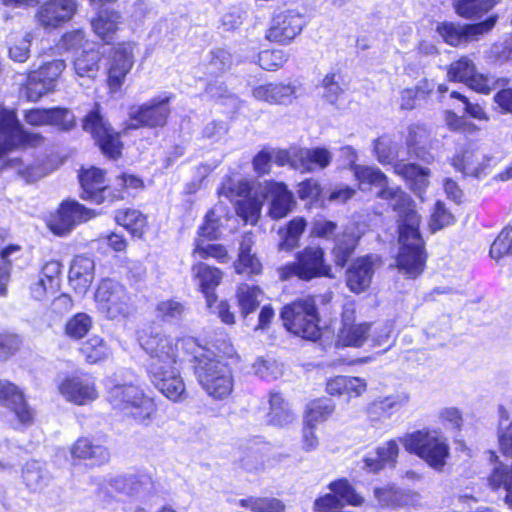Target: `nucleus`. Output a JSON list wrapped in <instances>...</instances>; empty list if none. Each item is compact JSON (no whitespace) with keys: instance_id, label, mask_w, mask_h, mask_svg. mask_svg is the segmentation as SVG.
<instances>
[{"instance_id":"60","label":"nucleus","mask_w":512,"mask_h":512,"mask_svg":"<svg viewBox=\"0 0 512 512\" xmlns=\"http://www.w3.org/2000/svg\"><path fill=\"white\" fill-rule=\"evenodd\" d=\"M454 221L453 215L441 201L436 202L434 211L431 215L430 228L433 232L440 230Z\"/></svg>"},{"instance_id":"22","label":"nucleus","mask_w":512,"mask_h":512,"mask_svg":"<svg viewBox=\"0 0 512 512\" xmlns=\"http://www.w3.org/2000/svg\"><path fill=\"white\" fill-rule=\"evenodd\" d=\"M78 8L76 0H48L36 14L38 24L45 29H55L72 19Z\"/></svg>"},{"instance_id":"46","label":"nucleus","mask_w":512,"mask_h":512,"mask_svg":"<svg viewBox=\"0 0 512 512\" xmlns=\"http://www.w3.org/2000/svg\"><path fill=\"white\" fill-rule=\"evenodd\" d=\"M358 239L352 233H344L336 241L333 249V255L336 265L344 267L349 258L354 253Z\"/></svg>"},{"instance_id":"17","label":"nucleus","mask_w":512,"mask_h":512,"mask_svg":"<svg viewBox=\"0 0 512 512\" xmlns=\"http://www.w3.org/2000/svg\"><path fill=\"white\" fill-rule=\"evenodd\" d=\"M58 389L68 402L76 405H86L98 398L95 380L86 373L66 376Z\"/></svg>"},{"instance_id":"26","label":"nucleus","mask_w":512,"mask_h":512,"mask_svg":"<svg viewBox=\"0 0 512 512\" xmlns=\"http://www.w3.org/2000/svg\"><path fill=\"white\" fill-rule=\"evenodd\" d=\"M191 272L194 282L206 298L207 306L212 307L217 300L214 290L222 281V271L199 262L192 266Z\"/></svg>"},{"instance_id":"47","label":"nucleus","mask_w":512,"mask_h":512,"mask_svg":"<svg viewBox=\"0 0 512 512\" xmlns=\"http://www.w3.org/2000/svg\"><path fill=\"white\" fill-rule=\"evenodd\" d=\"M437 32L447 44L461 46L466 44L464 25L453 22H442L437 26Z\"/></svg>"},{"instance_id":"53","label":"nucleus","mask_w":512,"mask_h":512,"mask_svg":"<svg viewBox=\"0 0 512 512\" xmlns=\"http://www.w3.org/2000/svg\"><path fill=\"white\" fill-rule=\"evenodd\" d=\"M288 57V53L281 49L264 50L258 55V63L262 69L274 71L281 68Z\"/></svg>"},{"instance_id":"49","label":"nucleus","mask_w":512,"mask_h":512,"mask_svg":"<svg viewBox=\"0 0 512 512\" xmlns=\"http://www.w3.org/2000/svg\"><path fill=\"white\" fill-rule=\"evenodd\" d=\"M81 352L89 363L94 364L108 357L110 350L102 338L93 336L83 344Z\"/></svg>"},{"instance_id":"1","label":"nucleus","mask_w":512,"mask_h":512,"mask_svg":"<svg viewBox=\"0 0 512 512\" xmlns=\"http://www.w3.org/2000/svg\"><path fill=\"white\" fill-rule=\"evenodd\" d=\"M399 253L396 263L400 273L408 278L418 277L424 270L426 255L419 232L420 216L415 207L398 215Z\"/></svg>"},{"instance_id":"31","label":"nucleus","mask_w":512,"mask_h":512,"mask_svg":"<svg viewBox=\"0 0 512 512\" xmlns=\"http://www.w3.org/2000/svg\"><path fill=\"white\" fill-rule=\"evenodd\" d=\"M121 23L122 16L120 12L110 8L99 10L97 15L91 20L94 33L107 43L114 38Z\"/></svg>"},{"instance_id":"29","label":"nucleus","mask_w":512,"mask_h":512,"mask_svg":"<svg viewBox=\"0 0 512 512\" xmlns=\"http://www.w3.org/2000/svg\"><path fill=\"white\" fill-rule=\"evenodd\" d=\"M2 174H14L26 182H33L44 176L39 165H36L27 154L7 158L0 167Z\"/></svg>"},{"instance_id":"7","label":"nucleus","mask_w":512,"mask_h":512,"mask_svg":"<svg viewBox=\"0 0 512 512\" xmlns=\"http://www.w3.org/2000/svg\"><path fill=\"white\" fill-rule=\"evenodd\" d=\"M280 316L284 327L291 333L311 341L320 338L318 314L312 301L292 302L283 307Z\"/></svg>"},{"instance_id":"52","label":"nucleus","mask_w":512,"mask_h":512,"mask_svg":"<svg viewBox=\"0 0 512 512\" xmlns=\"http://www.w3.org/2000/svg\"><path fill=\"white\" fill-rule=\"evenodd\" d=\"M263 201L257 197L244 198L237 203V214L245 221L255 224L260 216Z\"/></svg>"},{"instance_id":"33","label":"nucleus","mask_w":512,"mask_h":512,"mask_svg":"<svg viewBox=\"0 0 512 512\" xmlns=\"http://www.w3.org/2000/svg\"><path fill=\"white\" fill-rule=\"evenodd\" d=\"M101 53L94 49H84L73 61L75 74L80 78L95 79L100 68Z\"/></svg>"},{"instance_id":"10","label":"nucleus","mask_w":512,"mask_h":512,"mask_svg":"<svg viewBox=\"0 0 512 512\" xmlns=\"http://www.w3.org/2000/svg\"><path fill=\"white\" fill-rule=\"evenodd\" d=\"M98 309L108 319H124L133 310V300L127 288L112 279L102 280L94 295Z\"/></svg>"},{"instance_id":"56","label":"nucleus","mask_w":512,"mask_h":512,"mask_svg":"<svg viewBox=\"0 0 512 512\" xmlns=\"http://www.w3.org/2000/svg\"><path fill=\"white\" fill-rule=\"evenodd\" d=\"M193 255L200 259L215 258L220 262L228 260V252L224 246L220 244H204L202 241L197 242Z\"/></svg>"},{"instance_id":"27","label":"nucleus","mask_w":512,"mask_h":512,"mask_svg":"<svg viewBox=\"0 0 512 512\" xmlns=\"http://www.w3.org/2000/svg\"><path fill=\"white\" fill-rule=\"evenodd\" d=\"M82 198L97 204L104 203L109 192L104 171L99 168H91L80 175Z\"/></svg>"},{"instance_id":"20","label":"nucleus","mask_w":512,"mask_h":512,"mask_svg":"<svg viewBox=\"0 0 512 512\" xmlns=\"http://www.w3.org/2000/svg\"><path fill=\"white\" fill-rule=\"evenodd\" d=\"M95 216L94 211L87 209L74 200L62 202L56 214L50 221V229L57 235L69 233L75 225L85 222Z\"/></svg>"},{"instance_id":"37","label":"nucleus","mask_w":512,"mask_h":512,"mask_svg":"<svg viewBox=\"0 0 512 512\" xmlns=\"http://www.w3.org/2000/svg\"><path fill=\"white\" fill-rule=\"evenodd\" d=\"M262 294L263 292L258 286L247 283H242L238 286L236 296L241 314L244 317L258 308Z\"/></svg>"},{"instance_id":"57","label":"nucleus","mask_w":512,"mask_h":512,"mask_svg":"<svg viewBox=\"0 0 512 512\" xmlns=\"http://www.w3.org/2000/svg\"><path fill=\"white\" fill-rule=\"evenodd\" d=\"M505 254L512 255V228L501 231L490 248V256L493 259H500Z\"/></svg>"},{"instance_id":"30","label":"nucleus","mask_w":512,"mask_h":512,"mask_svg":"<svg viewBox=\"0 0 512 512\" xmlns=\"http://www.w3.org/2000/svg\"><path fill=\"white\" fill-rule=\"evenodd\" d=\"M73 459L88 460L91 465L101 466L109 462V450L100 444H95L87 438H79L71 447Z\"/></svg>"},{"instance_id":"36","label":"nucleus","mask_w":512,"mask_h":512,"mask_svg":"<svg viewBox=\"0 0 512 512\" xmlns=\"http://www.w3.org/2000/svg\"><path fill=\"white\" fill-rule=\"evenodd\" d=\"M103 484L111 488L106 490L107 494L116 492L126 496H136L143 490L142 482L135 476H113L103 480Z\"/></svg>"},{"instance_id":"3","label":"nucleus","mask_w":512,"mask_h":512,"mask_svg":"<svg viewBox=\"0 0 512 512\" xmlns=\"http://www.w3.org/2000/svg\"><path fill=\"white\" fill-rule=\"evenodd\" d=\"M195 374L208 394L215 400L228 398L234 388V378L231 369L214 354L204 348L195 354Z\"/></svg>"},{"instance_id":"2","label":"nucleus","mask_w":512,"mask_h":512,"mask_svg":"<svg viewBox=\"0 0 512 512\" xmlns=\"http://www.w3.org/2000/svg\"><path fill=\"white\" fill-rule=\"evenodd\" d=\"M107 400L114 410L142 425H148L157 412L154 399L133 382L109 387Z\"/></svg>"},{"instance_id":"48","label":"nucleus","mask_w":512,"mask_h":512,"mask_svg":"<svg viewBox=\"0 0 512 512\" xmlns=\"http://www.w3.org/2000/svg\"><path fill=\"white\" fill-rule=\"evenodd\" d=\"M306 228V221L302 217L292 219L287 226L286 232L279 244L281 250L290 251L297 247L299 239Z\"/></svg>"},{"instance_id":"41","label":"nucleus","mask_w":512,"mask_h":512,"mask_svg":"<svg viewBox=\"0 0 512 512\" xmlns=\"http://www.w3.org/2000/svg\"><path fill=\"white\" fill-rule=\"evenodd\" d=\"M116 222L128 230L133 236L141 237L147 224V218L136 209L119 210L115 215Z\"/></svg>"},{"instance_id":"28","label":"nucleus","mask_w":512,"mask_h":512,"mask_svg":"<svg viewBox=\"0 0 512 512\" xmlns=\"http://www.w3.org/2000/svg\"><path fill=\"white\" fill-rule=\"evenodd\" d=\"M94 261L86 256H77L71 263L69 282L78 294L84 295L94 280Z\"/></svg>"},{"instance_id":"13","label":"nucleus","mask_w":512,"mask_h":512,"mask_svg":"<svg viewBox=\"0 0 512 512\" xmlns=\"http://www.w3.org/2000/svg\"><path fill=\"white\" fill-rule=\"evenodd\" d=\"M275 162L280 166L289 165L301 172H312L316 168H326L332 159L331 153L324 148H291L279 150L274 155Z\"/></svg>"},{"instance_id":"19","label":"nucleus","mask_w":512,"mask_h":512,"mask_svg":"<svg viewBox=\"0 0 512 512\" xmlns=\"http://www.w3.org/2000/svg\"><path fill=\"white\" fill-rule=\"evenodd\" d=\"M305 20L302 14L295 10L278 13L267 30L266 38L280 44H288L303 30Z\"/></svg>"},{"instance_id":"61","label":"nucleus","mask_w":512,"mask_h":512,"mask_svg":"<svg viewBox=\"0 0 512 512\" xmlns=\"http://www.w3.org/2000/svg\"><path fill=\"white\" fill-rule=\"evenodd\" d=\"M19 246L10 245L0 252V295H4L6 292V286L9 280V271L11 268V262L9 256L17 252Z\"/></svg>"},{"instance_id":"35","label":"nucleus","mask_w":512,"mask_h":512,"mask_svg":"<svg viewBox=\"0 0 512 512\" xmlns=\"http://www.w3.org/2000/svg\"><path fill=\"white\" fill-rule=\"evenodd\" d=\"M270 410L267 414L268 423L274 426H285L294 420L289 404L279 393H271L269 398Z\"/></svg>"},{"instance_id":"51","label":"nucleus","mask_w":512,"mask_h":512,"mask_svg":"<svg viewBox=\"0 0 512 512\" xmlns=\"http://www.w3.org/2000/svg\"><path fill=\"white\" fill-rule=\"evenodd\" d=\"M374 151L381 164H389L398 157V146L388 135L375 140Z\"/></svg>"},{"instance_id":"43","label":"nucleus","mask_w":512,"mask_h":512,"mask_svg":"<svg viewBox=\"0 0 512 512\" xmlns=\"http://www.w3.org/2000/svg\"><path fill=\"white\" fill-rule=\"evenodd\" d=\"M429 139V132L424 126L411 125L407 129L406 145L408 150L418 158L425 159L422 153Z\"/></svg>"},{"instance_id":"24","label":"nucleus","mask_w":512,"mask_h":512,"mask_svg":"<svg viewBox=\"0 0 512 512\" xmlns=\"http://www.w3.org/2000/svg\"><path fill=\"white\" fill-rule=\"evenodd\" d=\"M264 197L269 201L268 215L275 220L286 217L295 205L292 192L282 182H267Z\"/></svg>"},{"instance_id":"11","label":"nucleus","mask_w":512,"mask_h":512,"mask_svg":"<svg viewBox=\"0 0 512 512\" xmlns=\"http://www.w3.org/2000/svg\"><path fill=\"white\" fill-rule=\"evenodd\" d=\"M450 81L462 82L476 92L489 94L496 87L506 86V78H495L476 72V65L472 59L463 56L452 62L447 70Z\"/></svg>"},{"instance_id":"8","label":"nucleus","mask_w":512,"mask_h":512,"mask_svg":"<svg viewBox=\"0 0 512 512\" xmlns=\"http://www.w3.org/2000/svg\"><path fill=\"white\" fill-rule=\"evenodd\" d=\"M331 267L325 261V253L321 247L308 246L296 254L295 261L278 269L281 280L297 277L303 281L314 278L330 277Z\"/></svg>"},{"instance_id":"23","label":"nucleus","mask_w":512,"mask_h":512,"mask_svg":"<svg viewBox=\"0 0 512 512\" xmlns=\"http://www.w3.org/2000/svg\"><path fill=\"white\" fill-rule=\"evenodd\" d=\"M379 264L380 259L377 255H367L353 261L346 272V284L349 290L355 294L366 291Z\"/></svg>"},{"instance_id":"34","label":"nucleus","mask_w":512,"mask_h":512,"mask_svg":"<svg viewBox=\"0 0 512 512\" xmlns=\"http://www.w3.org/2000/svg\"><path fill=\"white\" fill-rule=\"evenodd\" d=\"M395 173L406 180L411 181L412 189L421 196L429 185L430 169L423 168L417 164L397 163L394 167Z\"/></svg>"},{"instance_id":"14","label":"nucleus","mask_w":512,"mask_h":512,"mask_svg":"<svg viewBox=\"0 0 512 512\" xmlns=\"http://www.w3.org/2000/svg\"><path fill=\"white\" fill-rule=\"evenodd\" d=\"M40 139V135L24 129L15 111L7 110L0 105V155L22 145H34Z\"/></svg>"},{"instance_id":"25","label":"nucleus","mask_w":512,"mask_h":512,"mask_svg":"<svg viewBox=\"0 0 512 512\" xmlns=\"http://www.w3.org/2000/svg\"><path fill=\"white\" fill-rule=\"evenodd\" d=\"M0 405L13 411L22 424L33 421V410L26 403L22 391L13 383L0 381Z\"/></svg>"},{"instance_id":"21","label":"nucleus","mask_w":512,"mask_h":512,"mask_svg":"<svg viewBox=\"0 0 512 512\" xmlns=\"http://www.w3.org/2000/svg\"><path fill=\"white\" fill-rule=\"evenodd\" d=\"M154 387L166 398L178 402L186 397V387L176 366L154 367L148 370Z\"/></svg>"},{"instance_id":"6","label":"nucleus","mask_w":512,"mask_h":512,"mask_svg":"<svg viewBox=\"0 0 512 512\" xmlns=\"http://www.w3.org/2000/svg\"><path fill=\"white\" fill-rule=\"evenodd\" d=\"M353 172L361 188L364 185L378 187L377 197L388 201L398 215L403 210L415 207L411 198L400 187L389 185L388 178L379 168L354 164Z\"/></svg>"},{"instance_id":"5","label":"nucleus","mask_w":512,"mask_h":512,"mask_svg":"<svg viewBox=\"0 0 512 512\" xmlns=\"http://www.w3.org/2000/svg\"><path fill=\"white\" fill-rule=\"evenodd\" d=\"M179 343L182 347L191 354H196L202 347L197 345L192 337L183 339H176L165 334L150 335L144 340L142 346L147 354L150 356L148 363V370L154 367L167 368L175 366L179 356Z\"/></svg>"},{"instance_id":"39","label":"nucleus","mask_w":512,"mask_h":512,"mask_svg":"<svg viewBox=\"0 0 512 512\" xmlns=\"http://www.w3.org/2000/svg\"><path fill=\"white\" fill-rule=\"evenodd\" d=\"M500 0H457L454 2L456 13L463 18H479L492 9Z\"/></svg>"},{"instance_id":"45","label":"nucleus","mask_w":512,"mask_h":512,"mask_svg":"<svg viewBox=\"0 0 512 512\" xmlns=\"http://www.w3.org/2000/svg\"><path fill=\"white\" fill-rule=\"evenodd\" d=\"M334 403L327 398L318 399L311 402L308 406L305 423L315 425L325 421L334 411Z\"/></svg>"},{"instance_id":"38","label":"nucleus","mask_w":512,"mask_h":512,"mask_svg":"<svg viewBox=\"0 0 512 512\" xmlns=\"http://www.w3.org/2000/svg\"><path fill=\"white\" fill-rule=\"evenodd\" d=\"M370 331V324L358 323L341 327L337 341L342 346L360 347L368 339Z\"/></svg>"},{"instance_id":"62","label":"nucleus","mask_w":512,"mask_h":512,"mask_svg":"<svg viewBox=\"0 0 512 512\" xmlns=\"http://www.w3.org/2000/svg\"><path fill=\"white\" fill-rule=\"evenodd\" d=\"M62 265L57 260L46 262L41 270L40 276L48 282L49 288H58L60 286V274Z\"/></svg>"},{"instance_id":"4","label":"nucleus","mask_w":512,"mask_h":512,"mask_svg":"<svg viewBox=\"0 0 512 512\" xmlns=\"http://www.w3.org/2000/svg\"><path fill=\"white\" fill-rule=\"evenodd\" d=\"M405 450L417 455L431 468L442 471L450 455L447 438L437 430H418L399 439Z\"/></svg>"},{"instance_id":"50","label":"nucleus","mask_w":512,"mask_h":512,"mask_svg":"<svg viewBox=\"0 0 512 512\" xmlns=\"http://www.w3.org/2000/svg\"><path fill=\"white\" fill-rule=\"evenodd\" d=\"M23 480L32 491L41 490L47 484V476L37 461L26 463L23 469Z\"/></svg>"},{"instance_id":"16","label":"nucleus","mask_w":512,"mask_h":512,"mask_svg":"<svg viewBox=\"0 0 512 512\" xmlns=\"http://www.w3.org/2000/svg\"><path fill=\"white\" fill-rule=\"evenodd\" d=\"M491 160L492 158L480 149L467 147L451 158V165L464 177L481 180L491 173Z\"/></svg>"},{"instance_id":"55","label":"nucleus","mask_w":512,"mask_h":512,"mask_svg":"<svg viewBox=\"0 0 512 512\" xmlns=\"http://www.w3.org/2000/svg\"><path fill=\"white\" fill-rule=\"evenodd\" d=\"M48 125L61 130H70L75 126V116L65 108L48 109Z\"/></svg>"},{"instance_id":"32","label":"nucleus","mask_w":512,"mask_h":512,"mask_svg":"<svg viewBox=\"0 0 512 512\" xmlns=\"http://www.w3.org/2000/svg\"><path fill=\"white\" fill-rule=\"evenodd\" d=\"M296 89L293 85L269 83L253 89L255 99L269 104H286L294 97Z\"/></svg>"},{"instance_id":"15","label":"nucleus","mask_w":512,"mask_h":512,"mask_svg":"<svg viewBox=\"0 0 512 512\" xmlns=\"http://www.w3.org/2000/svg\"><path fill=\"white\" fill-rule=\"evenodd\" d=\"M169 100V97L156 98L148 103L131 107L126 130L164 126L170 114Z\"/></svg>"},{"instance_id":"42","label":"nucleus","mask_w":512,"mask_h":512,"mask_svg":"<svg viewBox=\"0 0 512 512\" xmlns=\"http://www.w3.org/2000/svg\"><path fill=\"white\" fill-rule=\"evenodd\" d=\"M92 324V318L88 314L80 312L66 321L64 333L72 340H80L88 334Z\"/></svg>"},{"instance_id":"12","label":"nucleus","mask_w":512,"mask_h":512,"mask_svg":"<svg viewBox=\"0 0 512 512\" xmlns=\"http://www.w3.org/2000/svg\"><path fill=\"white\" fill-rule=\"evenodd\" d=\"M82 127L92 135L106 156L112 159L120 157L122 143L119 134L101 115L98 105L85 116Z\"/></svg>"},{"instance_id":"40","label":"nucleus","mask_w":512,"mask_h":512,"mask_svg":"<svg viewBox=\"0 0 512 512\" xmlns=\"http://www.w3.org/2000/svg\"><path fill=\"white\" fill-rule=\"evenodd\" d=\"M237 504L251 512H285L284 503L275 497L248 496Z\"/></svg>"},{"instance_id":"18","label":"nucleus","mask_w":512,"mask_h":512,"mask_svg":"<svg viewBox=\"0 0 512 512\" xmlns=\"http://www.w3.org/2000/svg\"><path fill=\"white\" fill-rule=\"evenodd\" d=\"M135 48L136 44L132 42L120 43L113 48L110 54L107 79L111 92H116L120 89L127 74L132 69Z\"/></svg>"},{"instance_id":"44","label":"nucleus","mask_w":512,"mask_h":512,"mask_svg":"<svg viewBox=\"0 0 512 512\" xmlns=\"http://www.w3.org/2000/svg\"><path fill=\"white\" fill-rule=\"evenodd\" d=\"M410 396L407 392L401 391L386 397H379L372 403V408L380 410L390 416L395 411L403 408L408 404Z\"/></svg>"},{"instance_id":"9","label":"nucleus","mask_w":512,"mask_h":512,"mask_svg":"<svg viewBox=\"0 0 512 512\" xmlns=\"http://www.w3.org/2000/svg\"><path fill=\"white\" fill-rule=\"evenodd\" d=\"M65 69V61L55 59L42 64L37 69L29 70L25 74V81L21 83V93L30 102L39 101L55 91L58 79Z\"/></svg>"},{"instance_id":"59","label":"nucleus","mask_w":512,"mask_h":512,"mask_svg":"<svg viewBox=\"0 0 512 512\" xmlns=\"http://www.w3.org/2000/svg\"><path fill=\"white\" fill-rule=\"evenodd\" d=\"M235 269L239 274L257 275L262 271V264L254 253L242 254L238 255Z\"/></svg>"},{"instance_id":"63","label":"nucleus","mask_w":512,"mask_h":512,"mask_svg":"<svg viewBox=\"0 0 512 512\" xmlns=\"http://www.w3.org/2000/svg\"><path fill=\"white\" fill-rule=\"evenodd\" d=\"M256 375L265 380L276 379L280 375V369L275 361L258 359L253 364Z\"/></svg>"},{"instance_id":"64","label":"nucleus","mask_w":512,"mask_h":512,"mask_svg":"<svg viewBox=\"0 0 512 512\" xmlns=\"http://www.w3.org/2000/svg\"><path fill=\"white\" fill-rule=\"evenodd\" d=\"M322 87L324 89L323 96L331 104H334L343 92V89L336 80L335 74L326 75L322 80Z\"/></svg>"},{"instance_id":"54","label":"nucleus","mask_w":512,"mask_h":512,"mask_svg":"<svg viewBox=\"0 0 512 512\" xmlns=\"http://www.w3.org/2000/svg\"><path fill=\"white\" fill-rule=\"evenodd\" d=\"M498 17L496 15L488 17L486 20L475 24H464L466 44L479 40L482 36L489 33L496 25Z\"/></svg>"},{"instance_id":"58","label":"nucleus","mask_w":512,"mask_h":512,"mask_svg":"<svg viewBox=\"0 0 512 512\" xmlns=\"http://www.w3.org/2000/svg\"><path fill=\"white\" fill-rule=\"evenodd\" d=\"M33 40V35L30 32H26L24 36L15 42L9 48L10 58L19 63H24L30 56V47Z\"/></svg>"}]
</instances>
